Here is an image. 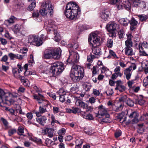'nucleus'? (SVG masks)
<instances>
[{
    "mask_svg": "<svg viewBox=\"0 0 148 148\" xmlns=\"http://www.w3.org/2000/svg\"><path fill=\"white\" fill-rule=\"evenodd\" d=\"M126 47L125 48V54L128 56H132L134 54L135 52L133 51L131 47L132 45H125Z\"/></svg>",
    "mask_w": 148,
    "mask_h": 148,
    "instance_id": "obj_15",
    "label": "nucleus"
},
{
    "mask_svg": "<svg viewBox=\"0 0 148 148\" xmlns=\"http://www.w3.org/2000/svg\"><path fill=\"white\" fill-rule=\"evenodd\" d=\"M124 74L125 75L127 79L128 80H129L131 76L130 69H126L124 71Z\"/></svg>",
    "mask_w": 148,
    "mask_h": 148,
    "instance_id": "obj_29",
    "label": "nucleus"
},
{
    "mask_svg": "<svg viewBox=\"0 0 148 148\" xmlns=\"http://www.w3.org/2000/svg\"><path fill=\"white\" fill-rule=\"evenodd\" d=\"M76 101V104L79 107L83 109H86L87 107V104L83 102L80 99L79 97H75V98Z\"/></svg>",
    "mask_w": 148,
    "mask_h": 148,
    "instance_id": "obj_16",
    "label": "nucleus"
},
{
    "mask_svg": "<svg viewBox=\"0 0 148 148\" xmlns=\"http://www.w3.org/2000/svg\"><path fill=\"white\" fill-rule=\"evenodd\" d=\"M0 41L1 44L3 45H5L7 43V41L6 40L0 37Z\"/></svg>",
    "mask_w": 148,
    "mask_h": 148,
    "instance_id": "obj_57",
    "label": "nucleus"
},
{
    "mask_svg": "<svg viewBox=\"0 0 148 148\" xmlns=\"http://www.w3.org/2000/svg\"><path fill=\"white\" fill-rule=\"evenodd\" d=\"M15 101L14 98L11 96H8L2 89H0V105L2 106L1 103L10 106L13 104Z\"/></svg>",
    "mask_w": 148,
    "mask_h": 148,
    "instance_id": "obj_7",
    "label": "nucleus"
},
{
    "mask_svg": "<svg viewBox=\"0 0 148 148\" xmlns=\"http://www.w3.org/2000/svg\"><path fill=\"white\" fill-rule=\"evenodd\" d=\"M135 0H128L123 2V5L124 8L127 10H129L131 9L132 6L135 7L136 5L135 4Z\"/></svg>",
    "mask_w": 148,
    "mask_h": 148,
    "instance_id": "obj_13",
    "label": "nucleus"
},
{
    "mask_svg": "<svg viewBox=\"0 0 148 148\" xmlns=\"http://www.w3.org/2000/svg\"><path fill=\"white\" fill-rule=\"evenodd\" d=\"M18 134L20 135H24V128L22 126H19L18 129Z\"/></svg>",
    "mask_w": 148,
    "mask_h": 148,
    "instance_id": "obj_34",
    "label": "nucleus"
},
{
    "mask_svg": "<svg viewBox=\"0 0 148 148\" xmlns=\"http://www.w3.org/2000/svg\"><path fill=\"white\" fill-rule=\"evenodd\" d=\"M124 35V32L123 30H120L119 32V37L120 38H123Z\"/></svg>",
    "mask_w": 148,
    "mask_h": 148,
    "instance_id": "obj_59",
    "label": "nucleus"
},
{
    "mask_svg": "<svg viewBox=\"0 0 148 148\" xmlns=\"http://www.w3.org/2000/svg\"><path fill=\"white\" fill-rule=\"evenodd\" d=\"M47 95L50 97L52 98L53 99L55 100L56 99V95L52 93L48 92Z\"/></svg>",
    "mask_w": 148,
    "mask_h": 148,
    "instance_id": "obj_60",
    "label": "nucleus"
},
{
    "mask_svg": "<svg viewBox=\"0 0 148 148\" xmlns=\"http://www.w3.org/2000/svg\"><path fill=\"white\" fill-rule=\"evenodd\" d=\"M119 22L123 26H127L129 22V20L127 18H119Z\"/></svg>",
    "mask_w": 148,
    "mask_h": 148,
    "instance_id": "obj_22",
    "label": "nucleus"
},
{
    "mask_svg": "<svg viewBox=\"0 0 148 148\" xmlns=\"http://www.w3.org/2000/svg\"><path fill=\"white\" fill-rule=\"evenodd\" d=\"M36 6V2L35 0H33L31 4L29 6L27 10H29L32 11Z\"/></svg>",
    "mask_w": 148,
    "mask_h": 148,
    "instance_id": "obj_32",
    "label": "nucleus"
},
{
    "mask_svg": "<svg viewBox=\"0 0 148 148\" xmlns=\"http://www.w3.org/2000/svg\"><path fill=\"white\" fill-rule=\"evenodd\" d=\"M83 86L84 88L86 91L89 90L92 86L90 84L86 82L84 83L83 84Z\"/></svg>",
    "mask_w": 148,
    "mask_h": 148,
    "instance_id": "obj_33",
    "label": "nucleus"
},
{
    "mask_svg": "<svg viewBox=\"0 0 148 148\" xmlns=\"http://www.w3.org/2000/svg\"><path fill=\"white\" fill-rule=\"evenodd\" d=\"M23 25L20 24H17L14 25L12 28V30L14 33H19L21 30L23 29Z\"/></svg>",
    "mask_w": 148,
    "mask_h": 148,
    "instance_id": "obj_20",
    "label": "nucleus"
},
{
    "mask_svg": "<svg viewBox=\"0 0 148 148\" xmlns=\"http://www.w3.org/2000/svg\"><path fill=\"white\" fill-rule=\"evenodd\" d=\"M30 58L31 60H29L28 62V64H25L24 66V69L25 70V71L24 73V74L25 76L28 75V74H27V72H28V71H27L28 66H31L32 64L34 62V60L33 59V56L32 55H30Z\"/></svg>",
    "mask_w": 148,
    "mask_h": 148,
    "instance_id": "obj_18",
    "label": "nucleus"
},
{
    "mask_svg": "<svg viewBox=\"0 0 148 148\" xmlns=\"http://www.w3.org/2000/svg\"><path fill=\"white\" fill-rule=\"evenodd\" d=\"M20 79L24 86H29L28 85L29 81L27 79H25L24 77L22 76Z\"/></svg>",
    "mask_w": 148,
    "mask_h": 148,
    "instance_id": "obj_30",
    "label": "nucleus"
},
{
    "mask_svg": "<svg viewBox=\"0 0 148 148\" xmlns=\"http://www.w3.org/2000/svg\"><path fill=\"white\" fill-rule=\"evenodd\" d=\"M86 112H91L93 110V108L92 106H88L87 105V107H86Z\"/></svg>",
    "mask_w": 148,
    "mask_h": 148,
    "instance_id": "obj_64",
    "label": "nucleus"
},
{
    "mask_svg": "<svg viewBox=\"0 0 148 148\" xmlns=\"http://www.w3.org/2000/svg\"><path fill=\"white\" fill-rule=\"evenodd\" d=\"M70 55L67 61L68 62L73 64H75L78 63L79 60V56L77 53L69 51Z\"/></svg>",
    "mask_w": 148,
    "mask_h": 148,
    "instance_id": "obj_9",
    "label": "nucleus"
},
{
    "mask_svg": "<svg viewBox=\"0 0 148 148\" xmlns=\"http://www.w3.org/2000/svg\"><path fill=\"white\" fill-rule=\"evenodd\" d=\"M58 133L59 135H63L65 134V129L64 128H62L58 131Z\"/></svg>",
    "mask_w": 148,
    "mask_h": 148,
    "instance_id": "obj_45",
    "label": "nucleus"
},
{
    "mask_svg": "<svg viewBox=\"0 0 148 148\" xmlns=\"http://www.w3.org/2000/svg\"><path fill=\"white\" fill-rule=\"evenodd\" d=\"M127 39L125 42V45H132V39L133 38L132 35L131 34L127 35Z\"/></svg>",
    "mask_w": 148,
    "mask_h": 148,
    "instance_id": "obj_27",
    "label": "nucleus"
},
{
    "mask_svg": "<svg viewBox=\"0 0 148 148\" xmlns=\"http://www.w3.org/2000/svg\"><path fill=\"white\" fill-rule=\"evenodd\" d=\"M8 56L10 60H14L16 59V55L12 53H10L8 54Z\"/></svg>",
    "mask_w": 148,
    "mask_h": 148,
    "instance_id": "obj_48",
    "label": "nucleus"
},
{
    "mask_svg": "<svg viewBox=\"0 0 148 148\" xmlns=\"http://www.w3.org/2000/svg\"><path fill=\"white\" fill-rule=\"evenodd\" d=\"M98 114L97 116L99 118L103 117L104 115L108 114L107 112L108 109L102 105L98 107Z\"/></svg>",
    "mask_w": 148,
    "mask_h": 148,
    "instance_id": "obj_12",
    "label": "nucleus"
},
{
    "mask_svg": "<svg viewBox=\"0 0 148 148\" xmlns=\"http://www.w3.org/2000/svg\"><path fill=\"white\" fill-rule=\"evenodd\" d=\"M58 93L60 96L68 95L66 94V93H67L63 89H60V90L58 91Z\"/></svg>",
    "mask_w": 148,
    "mask_h": 148,
    "instance_id": "obj_38",
    "label": "nucleus"
},
{
    "mask_svg": "<svg viewBox=\"0 0 148 148\" xmlns=\"http://www.w3.org/2000/svg\"><path fill=\"white\" fill-rule=\"evenodd\" d=\"M34 98L36 100L38 103L41 104L43 106H47L48 104V101L40 93H38V95H34Z\"/></svg>",
    "mask_w": 148,
    "mask_h": 148,
    "instance_id": "obj_10",
    "label": "nucleus"
},
{
    "mask_svg": "<svg viewBox=\"0 0 148 148\" xmlns=\"http://www.w3.org/2000/svg\"><path fill=\"white\" fill-rule=\"evenodd\" d=\"M120 0H110V3L112 4H117L116 5L118 4Z\"/></svg>",
    "mask_w": 148,
    "mask_h": 148,
    "instance_id": "obj_61",
    "label": "nucleus"
},
{
    "mask_svg": "<svg viewBox=\"0 0 148 148\" xmlns=\"http://www.w3.org/2000/svg\"><path fill=\"white\" fill-rule=\"evenodd\" d=\"M135 4H136L135 7L138 6L142 8H144L146 7V5L144 2L141 1L140 0H135Z\"/></svg>",
    "mask_w": 148,
    "mask_h": 148,
    "instance_id": "obj_25",
    "label": "nucleus"
},
{
    "mask_svg": "<svg viewBox=\"0 0 148 148\" xmlns=\"http://www.w3.org/2000/svg\"><path fill=\"white\" fill-rule=\"evenodd\" d=\"M126 89L125 87L123 85L119 87L117 89V90H118L120 92H122L125 90Z\"/></svg>",
    "mask_w": 148,
    "mask_h": 148,
    "instance_id": "obj_58",
    "label": "nucleus"
},
{
    "mask_svg": "<svg viewBox=\"0 0 148 148\" xmlns=\"http://www.w3.org/2000/svg\"><path fill=\"white\" fill-rule=\"evenodd\" d=\"M42 6V9L40 10V12L41 15H46L48 12H49L50 16L53 14V7L50 1H46L43 3Z\"/></svg>",
    "mask_w": 148,
    "mask_h": 148,
    "instance_id": "obj_8",
    "label": "nucleus"
},
{
    "mask_svg": "<svg viewBox=\"0 0 148 148\" xmlns=\"http://www.w3.org/2000/svg\"><path fill=\"white\" fill-rule=\"evenodd\" d=\"M85 119L88 120H92L93 119V118L91 114H89L87 115H86Z\"/></svg>",
    "mask_w": 148,
    "mask_h": 148,
    "instance_id": "obj_53",
    "label": "nucleus"
},
{
    "mask_svg": "<svg viewBox=\"0 0 148 148\" xmlns=\"http://www.w3.org/2000/svg\"><path fill=\"white\" fill-rule=\"evenodd\" d=\"M84 69L80 66L73 65L70 75V77L75 82H79L84 76Z\"/></svg>",
    "mask_w": 148,
    "mask_h": 148,
    "instance_id": "obj_3",
    "label": "nucleus"
},
{
    "mask_svg": "<svg viewBox=\"0 0 148 148\" xmlns=\"http://www.w3.org/2000/svg\"><path fill=\"white\" fill-rule=\"evenodd\" d=\"M109 55L108 56L107 58H109L112 56L115 59H118L119 58L117 56L115 53L112 50H110L109 51Z\"/></svg>",
    "mask_w": 148,
    "mask_h": 148,
    "instance_id": "obj_31",
    "label": "nucleus"
},
{
    "mask_svg": "<svg viewBox=\"0 0 148 148\" xmlns=\"http://www.w3.org/2000/svg\"><path fill=\"white\" fill-rule=\"evenodd\" d=\"M53 112L55 114L57 113L60 111L59 108L56 107H53Z\"/></svg>",
    "mask_w": 148,
    "mask_h": 148,
    "instance_id": "obj_63",
    "label": "nucleus"
},
{
    "mask_svg": "<svg viewBox=\"0 0 148 148\" xmlns=\"http://www.w3.org/2000/svg\"><path fill=\"white\" fill-rule=\"evenodd\" d=\"M126 103L128 105L130 106H133L134 102L133 101L130 99L127 98L126 99Z\"/></svg>",
    "mask_w": 148,
    "mask_h": 148,
    "instance_id": "obj_40",
    "label": "nucleus"
},
{
    "mask_svg": "<svg viewBox=\"0 0 148 148\" xmlns=\"http://www.w3.org/2000/svg\"><path fill=\"white\" fill-rule=\"evenodd\" d=\"M1 120L2 121L5 126V127H7L8 125V123L7 120L3 117L1 118Z\"/></svg>",
    "mask_w": 148,
    "mask_h": 148,
    "instance_id": "obj_55",
    "label": "nucleus"
},
{
    "mask_svg": "<svg viewBox=\"0 0 148 148\" xmlns=\"http://www.w3.org/2000/svg\"><path fill=\"white\" fill-rule=\"evenodd\" d=\"M106 27L109 32L113 33L116 30V29L118 28L119 26L116 23L111 22L108 24Z\"/></svg>",
    "mask_w": 148,
    "mask_h": 148,
    "instance_id": "obj_14",
    "label": "nucleus"
},
{
    "mask_svg": "<svg viewBox=\"0 0 148 148\" xmlns=\"http://www.w3.org/2000/svg\"><path fill=\"white\" fill-rule=\"evenodd\" d=\"M27 118L29 120H31L33 118V115L32 113L31 112H28L26 114Z\"/></svg>",
    "mask_w": 148,
    "mask_h": 148,
    "instance_id": "obj_62",
    "label": "nucleus"
},
{
    "mask_svg": "<svg viewBox=\"0 0 148 148\" xmlns=\"http://www.w3.org/2000/svg\"><path fill=\"white\" fill-rule=\"evenodd\" d=\"M61 50L60 48L49 49L45 53L44 57L46 59H49L51 58L58 59L60 58Z\"/></svg>",
    "mask_w": 148,
    "mask_h": 148,
    "instance_id": "obj_5",
    "label": "nucleus"
},
{
    "mask_svg": "<svg viewBox=\"0 0 148 148\" xmlns=\"http://www.w3.org/2000/svg\"><path fill=\"white\" fill-rule=\"evenodd\" d=\"M134 83V80H131L127 82V84L130 88H132L133 87H132V85Z\"/></svg>",
    "mask_w": 148,
    "mask_h": 148,
    "instance_id": "obj_54",
    "label": "nucleus"
},
{
    "mask_svg": "<svg viewBox=\"0 0 148 148\" xmlns=\"http://www.w3.org/2000/svg\"><path fill=\"white\" fill-rule=\"evenodd\" d=\"M92 92L94 95L96 96L99 95L100 94L99 91L96 89H93Z\"/></svg>",
    "mask_w": 148,
    "mask_h": 148,
    "instance_id": "obj_56",
    "label": "nucleus"
},
{
    "mask_svg": "<svg viewBox=\"0 0 148 148\" xmlns=\"http://www.w3.org/2000/svg\"><path fill=\"white\" fill-rule=\"evenodd\" d=\"M39 12L38 10L34 11L33 12L32 14V17L33 18L36 19L39 18Z\"/></svg>",
    "mask_w": 148,
    "mask_h": 148,
    "instance_id": "obj_35",
    "label": "nucleus"
},
{
    "mask_svg": "<svg viewBox=\"0 0 148 148\" xmlns=\"http://www.w3.org/2000/svg\"><path fill=\"white\" fill-rule=\"evenodd\" d=\"M47 111V109L42 107L40 106L39 108L38 111L36 112H35L36 116L38 117H39L41 115V114L44 113Z\"/></svg>",
    "mask_w": 148,
    "mask_h": 148,
    "instance_id": "obj_24",
    "label": "nucleus"
},
{
    "mask_svg": "<svg viewBox=\"0 0 148 148\" xmlns=\"http://www.w3.org/2000/svg\"><path fill=\"white\" fill-rule=\"evenodd\" d=\"M98 32H95L91 33L88 39V42L92 45V52L96 55L101 54V49L97 46L99 44L100 39L97 36Z\"/></svg>",
    "mask_w": 148,
    "mask_h": 148,
    "instance_id": "obj_2",
    "label": "nucleus"
},
{
    "mask_svg": "<svg viewBox=\"0 0 148 148\" xmlns=\"http://www.w3.org/2000/svg\"><path fill=\"white\" fill-rule=\"evenodd\" d=\"M110 12L108 10H106L105 12H102L101 15V18L104 21H106L108 20Z\"/></svg>",
    "mask_w": 148,
    "mask_h": 148,
    "instance_id": "obj_23",
    "label": "nucleus"
},
{
    "mask_svg": "<svg viewBox=\"0 0 148 148\" xmlns=\"http://www.w3.org/2000/svg\"><path fill=\"white\" fill-rule=\"evenodd\" d=\"M9 111L11 114L12 117L14 119V121L17 120L18 119V117L16 116V115L14 114V110L12 108H10Z\"/></svg>",
    "mask_w": 148,
    "mask_h": 148,
    "instance_id": "obj_41",
    "label": "nucleus"
},
{
    "mask_svg": "<svg viewBox=\"0 0 148 148\" xmlns=\"http://www.w3.org/2000/svg\"><path fill=\"white\" fill-rule=\"evenodd\" d=\"M115 83L116 84V87L115 88V89L117 90V89L119 87L123 85V82L121 80H120L115 81Z\"/></svg>",
    "mask_w": 148,
    "mask_h": 148,
    "instance_id": "obj_39",
    "label": "nucleus"
},
{
    "mask_svg": "<svg viewBox=\"0 0 148 148\" xmlns=\"http://www.w3.org/2000/svg\"><path fill=\"white\" fill-rule=\"evenodd\" d=\"M45 26L47 27L46 29L48 32L53 31L55 35L54 38V40L56 42H59L61 39V37L57 31L54 29L55 26L54 24V22L51 20H49L45 24Z\"/></svg>",
    "mask_w": 148,
    "mask_h": 148,
    "instance_id": "obj_6",
    "label": "nucleus"
},
{
    "mask_svg": "<svg viewBox=\"0 0 148 148\" xmlns=\"http://www.w3.org/2000/svg\"><path fill=\"white\" fill-rule=\"evenodd\" d=\"M141 119L145 121V123L146 124H148V113L145 114L141 116Z\"/></svg>",
    "mask_w": 148,
    "mask_h": 148,
    "instance_id": "obj_36",
    "label": "nucleus"
},
{
    "mask_svg": "<svg viewBox=\"0 0 148 148\" xmlns=\"http://www.w3.org/2000/svg\"><path fill=\"white\" fill-rule=\"evenodd\" d=\"M136 103L142 106L145 103V101L142 99H138L137 101H136Z\"/></svg>",
    "mask_w": 148,
    "mask_h": 148,
    "instance_id": "obj_50",
    "label": "nucleus"
},
{
    "mask_svg": "<svg viewBox=\"0 0 148 148\" xmlns=\"http://www.w3.org/2000/svg\"><path fill=\"white\" fill-rule=\"evenodd\" d=\"M105 118L102 119L101 120V123L102 124L103 123H110L111 122V120L110 118V115L109 114H107L104 115Z\"/></svg>",
    "mask_w": 148,
    "mask_h": 148,
    "instance_id": "obj_26",
    "label": "nucleus"
},
{
    "mask_svg": "<svg viewBox=\"0 0 148 148\" xmlns=\"http://www.w3.org/2000/svg\"><path fill=\"white\" fill-rule=\"evenodd\" d=\"M138 17L139 20L141 21H145L148 18L147 16L144 14L138 15Z\"/></svg>",
    "mask_w": 148,
    "mask_h": 148,
    "instance_id": "obj_37",
    "label": "nucleus"
},
{
    "mask_svg": "<svg viewBox=\"0 0 148 148\" xmlns=\"http://www.w3.org/2000/svg\"><path fill=\"white\" fill-rule=\"evenodd\" d=\"M16 19L14 16H12L9 19L5 20L4 22L5 24H10L14 23V20Z\"/></svg>",
    "mask_w": 148,
    "mask_h": 148,
    "instance_id": "obj_28",
    "label": "nucleus"
},
{
    "mask_svg": "<svg viewBox=\"0 0 148 148\" xmlns=\"http://www.w3.org/2000/svg\"><path fill=\"white\" fill-rule=\"evenodd\" d=\"M123 3H122L121 1H120L119 2L118 4L117 5V8L119 9H121L123 8H124V6L123 5Z\"/></svg>",
    "mask_w": 148,
    "mask_h": 148,
    "instance_id": "obj_52",
    "label": "nucleus"
},
{
    "mask_svg": "<svg viewBox=\"0 0 148 148\" xmlns=\"http://www.w3.org/2000/svg\"><path fill=\"white\" fill-rule=\"evenodd\" d=\"M47 119L46 116H42L36 118V121L41 125H44L46 123Z\"/></svg>",
    "mask_w": 148,
    "mask_h": 148,
    "instance_id": "obj_21",
    "label": "nucleus"
},
{
    "mask_svg": "<svg viewBox=\"0 0 148 148\" xmlns=\"http://www.w3.org/2000/svg\"><path fill=\"white\" fill-rule=\"evenodd\" d=\"M68 98V96L65 95V96H60V101L62 102H63L65 101L66 99Z\"/></svg>",
    "mask_w": 148,
    "mask_h": 148,
    "instance_id": "obj_46",
    "label": "nucleus"
},
{
    "mask_svg": "<svg viewBox=\"0 0 148 148\" xmlns=\"http://www.w3.org/2000/svg\"><path fill=\"white\" fill-rule=\"evenodd\" d=\"M43 130L45 132V134L47 135L49 137L51 138L53 137L54 131L53 129L46 128Z\"/></svg>",
    "mask_w": 148,
    "mask_h": 148,
    "instance_id": "obj_17",
    "label": "nucleus"
},
{
    "mask_svg": "<svg viewBox=\"0 0 148 148\" xmlns=\"http://www.w3.org/2000/svg\"><path fill=\"white\" fill-rule=\"evenodd\" d=\"M143 85L144 86H148V76L146 77L143 80Z\"/></svg>",
    "mask_w": 148,
    "mask_h": 148,
    "instance_id": "obj_49",
    "label": "nucleus"
},
{
    "mask_svg": "<svg viewBox=\"0 0 148 148\" xmlns=\"http://www.w3.org/2000/svg\"><path fill=\"white\" fill-rule=\"evenodd\" d=\"M80 13V9L75 2H70L66 5L64 14L68 18L75 21L79 18Z\"/></svg>",
    "mask_w": 148,
    "mask_h": 148,
    "instance_id": "obj_1",
    "label": "nucleus"
},
{
    "mask_svg": "<svg viewBox=\"0 0 148 148\" xmlns=\"http://www.w3.org/2000/svg\"><path fill=\"white\" fill-rule=\"evenodd\" d=\"M129 23L130 25V29L132 30H134L136 27L138 22L134 18H132L129 20Z\"/></svg>",
    "mask_w": 148,
    "mask_h": 148,
    "instance_id": "obj_19",
    "label": "nucleus"
},
{
    "mask_svg": "<svg viewBox=\"0 0 148 148\" xmlns=\"http://www.w3.org/2000/svg\"><path fill=\"white\" fill-rule=\"evenodd\" d=\"M16 132V130L14 128H11L8 131V135L10 136H12Z\"/></svg>",
    "mask_w": 148,
    "mask_h": 148,
    "instance_id": "obj_42",
    "label": "nucleus"
},
{
    "mask_svg": "<svg viewBox=\"0 0 148 148\" xmlns=\"http://www.w3.org/2000/svg\"><path fill=\"white\" fill-rule=\"evenodd\" d=\"M64 69V64L62 63L57 62L51 64L50 72L53 76L56 77L60 74Z\"/></svg>",
    "mask_w": 148,
    "mask_h": 148,
    "instance_id": "obj_4",
    "label": "nucleus"
},
{
    "mask_svg": "<svg viewBox=\"0 0 148 148\" xmlns=\"http://www.w3.org/2000/svg\"><path fill=\"white\" fill-rule=\"evenodd\" d=\"M81 112V109L78 108L72 107V113L74 114L79 113Z\"/></svg>",
    "mask_w": 148,
    "mask_h": 148,
    "instance_id": "obj_43",
    "label": "nucleus"
},
{
    "mask_svg": "<svg viewBox=\"0 0 148 148\" xmlns=\"http://www.w3.org/2000/svg\"><path fill=\"white\" fill-rule=\"evenodd\" d=\"M113 40L112 39L108 40L107 42V46L109 48H111L113 45Z\"/></svg>",
    "mask_w": 148,
    "mask_h": 148,
    "instance_id": "obj_44",
    "label": "nucleus"
},
{
    "mask_svg": "<svg viewBox=\"0 0 148 148\" xmlns=\"http://www.w3.org/2000/svg\"><path fill=\"white\" fill-rule=\"evenodd\" d=\"M28 42L30 44L33 42H35L36 45L39 46L41 45L42 43L41 40H38L39 38L37 36L30 35L28 36Z\"/></svg>",
    "mask_w": 148,
    "mask_h": 148,
    "instance_id": "obj_11",
    "label": "nucleus"
},
{
    "mask_svg": "<svg viewBox=\"0 0 148 148\" xmlns=\"http://www.w3.org/2000/svg\"><path fill=\"white\" fill-rule=\"evenodd\" d=\"M106 93L107 95L108 96L111 95L113 93L112 89L111 88H108L106 92Z\"/></svg>",
    "mask_w": 148,
    "mask_h": 148,
    "instance_id": "obj_47",
    "label": "nucleus"
},
{
    "mask_svg": "<svg viewBox=\"0 0 148 148\" xmlns=\"http://www.w3.org/2000/svg\"><path fill=\"white\" fill-rule=\"evenodd\" d=\"M51 124L52 126H54L55 123L56 122L57 120L55 119V116L53 114L51 115Z\"/></svg>",
    "mask_w": 148,
    "mask_h": 148,
    "instance_id": "obj_51",
    "label": "nucleus"
}]
</instances>
